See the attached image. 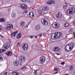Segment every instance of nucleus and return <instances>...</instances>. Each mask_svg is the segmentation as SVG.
<instances>
[{"label":"nucleus","mask_w":75,"mask_h":75,"mask_svg":"<svg viewBox=\"0 0 75 75\" xmlns=\"http://www.w3.org/2000/svg\"><path fill=\"white\" fill-rule=\"evenodd\" d=\"M62 35V33L61 32H58L55 34H52L51 37V38L53 40H55L57 38H59Z\"/></svg>","instance_id":"nucleus-1"},{"label":"nucleus","mask_w":75,"mask_h":75,"mask_svg":"<svg viewBox=\"0 0 75 75\" xmlns=\"http://www.w3.org/2000/svg\"><path fill=\"white\" fill-rule=\"evenodd\" d=\"M75 44L74 43H71L69 45H67L66 46L65 49L67 52H69L70 51L72 50V49L74 47Z\"/></svg>","instance_id":"nucleus-2"},{"label":"nucleus","mask_w":75,"mask_h":75,"mask_svg":"<svg viewBox=\"0 0 75 75\" xmlns=\"http://www.w3.org/2000/svg\"><path fill=\"white\" fill-rule=\"evenodd\" d=\"M13 25L11 23H8L6 25L5 29L7 31H9L10 30L13 29Z\"/></svg>","instance_id":"nucleus-3"},{"label":"nucleus","mask_w":75,"mask_h":75,"mask_svg":"<svg viewBox=\"0 0 75 75\" xmlns=\"http://www.w3.org/2000/svg\"><path fill=\"white\" fill-rule=\"evenodd\" d=\"M75 12V8L74 7L70 8L69 9L67 10V13L68 14H72L74 13Z\"/></svg>","instance_id":"nucleus-4"},{"label":"nucleus","mask_w":75,"mask_h":75,"mask_svg":"<svg viewBox=\"0 0 75 75\" xmlns=\"http://www.w3.org/2000/svg\"><path fill=\"white\" fill-rule=\"evenodd\" d=\"M41 22L44 25H47L48 22L44 18H42L41 19Z\"/></svg>","instance_id":"nucleus-5"},{"label":"nucleus","mask_w":75,"mask_h":75,"mask_svg":"<svg viewBox=\"0 0 75 75\" xmlns=\"http://www.w3.org/2000/svg\"><path fill=\"white\" fill-rule=\"evenodd\" d=\"M23 46V50H27L28 48V45L27 43H24Z\"/></svg>","instance_id":"nucleus-6"},{"label":"nucleus","mask_w":75,"mask_h":75,"mask_svg":"<svg viewBox=\"0 0 75 75\" xmlns=\"http://www.w3.org/2000/svg\"><path fill=\"white\" fill-rule=\"evenodd\" d=\"M45 61V58L44 56H42L40 58V62L41 64H44Z\"/></svg>","instance_id":"nucleus-7"},{"label":"nucleus","mask_w":75,"mask_h":75,"mask_svg":"<svg viewBox=\"0 0 75 75\" xmlns=\"http://www.w3.org/2000/svg\"><path fill=\"white\" fill-rule=\"evenodd\" d=\"M59 25V23H54L52 24L53 27L54 28H58Z\"/></svg>","instance_id":"nucleus-8"},{"label":"nucleus","mask_w":75,"mask_h":75,"mask_svg":"<svg viewBox=\"0 0 75 75\" xmlns=\"http://www.w3.org/2000/svg\"><path fill=\"white\" fill-rule=\"evenodd\" d=\"M21 8L23 10H26L27 8V6L26 4H22L20 5Z\"/></svg>","instance_id":"nucleus-9"},{"label":"nucleus","mask_w":75,"mask_h":75,"mask_svg":"<svg viewBox=\"0 0 75 75\" xmlns=\"http://www.w3.org/2000/svg\"><path fill=\"white\" fill-rule=\"evenodd\" d=\"M19 61L20 62H23L25 61V57H24L20 56L19 57Z\"/></svg>","instance_id":"nucleus-10"},{"label":"nucleus","mask_w":75,"mask_h":75,"mask_svg":"<svg viewBox=\"0 0 75 75\" xmlns=\"http://www.w3.org/2000/svg\"><path fill=\"white\" fill-rule=\"evenodd\" d=\"M48 4H55V1L54 0H50L47 2Z\"/></svg>","instance_id":"nucleus-11"},{"label":"nucleus","mask_w":75,"mask_h":75,"mask_svg":"<svg viewBox=\"0 0 75 75\" xmlns=\"http://www.w3.org/2000/svg\"><path fill=\"white\" fill-rule=\"evenodd\" d=\"M18 31H16L14 32H13L11 35V37H15L16 35L17 34V33H18Z\"/></svg>","instance_id":"nucleus-12"},{"label":"nucleus","mask_w":75,"mask_h":75,"mask_svg":"<svg viewBox=\"0 0 75 75\" xmlns=\"http://www.w3.org/2000/svg\"><path fill=\"white\" fill-rule=\"evenodd\" d=\"M4 47L5 49H7L10 47V44L8 42L6 43L4 45Z\"/></svg>","instance_id":"nucleus-13"},{"label":"nucleus","mask_w":75,"mask_h":75,"mask_svg":"<svg viewBox=\"0 0 75 75\" xmlns=\"http://www.w3.org/2000/svg\"><path fill=\"white\" fill-rule=\"evenodd\" d=\"M56 17L57 18H61L62 17V14L58 13L56 14Z\"/></svg>","instance_id":"nucleus-14"},{"label":"nucleus","mask_w":75,"mask_h":75,"mask_svg":"<svg viewBox=\"0 0 75 75\" xmlns=\"http://www.w3.org/2000/svg\"><path fill=\"white\" fill-rule=\"evenodd\" d=\"M25 25V22L23 21H21L20 23V27H24Z\"/></svg>","instance_id":"nucleus-15"},{"label":"nucleus","mask_w":75,"mask_h":75,"mask_svg":"<svg viewBox=\"0 0 75 75\" xmlns=\"http://www.w3.org/2000/svg\"><path fill=\"white\" fill-rule=\"evenodd\" d=\"M59 50V48L58 47H55L53 48V51H54L57 52V51H58Z\"/></svg>","instance_id":"nucleus-16"},{"label":"nucleus","mask_w":75,"mask_h":75,"mask_svg":"<svg viewBox=\"0 0 75 75\" xmlns=\"http://www.w3.org/2000/svg\"><path fill=\"white\" fill-rule=\"evenodd\" d=\"M19 64V62L17 61H15L14 62V65L15 66H18Z\"/></svg>","instance_id":"nucleus-17"},{"label":"nucleus","mask_w":75,"mask_h":75,"mask_svg":"<svg viewBox=\"0 0 75 75\" xmlns=\"http://www.w3.org/2000/svg\"><path fill=\"white\" fill-rule=\"evenodd\" d=\"M40 27H41L40 25H38L36 26L35 29L36 30L38 31V30H39L40 29Z\"/></svg>","instance_id":"nucleus-18"},{"label":"nucleus","mask_w":75,"mask_h":75,"mask_svg":"<svg viewBox=\"0 0 75 75\" xmlns=\"http://www.w3.org/2000/svg\"><path fill=\"white\" fill-rule=\"evenodd\" d=\"M49 10V8L48 6H45V8H43V11H48Z\"/></svg>","instance_id":"nucleus-19"},{"label":"nucleus","mask_w":75,"mask_h":75,"mask_svg":"<svg viewBox=\"0 0 75 75\" xmlns=\"http://www.w3.org/2000/svg\"><path fill=\"white\" fill-rule=\"evenodd\" d=\"M29 16L30 17L33 18V17H34V14H33V13L32 12H30L29 13Z\"/></svg>","instance_id":"nucleus-20"},{"label":"nucleus","mask_w":75,"mask_h":75,"mask_svg":"<svg viewBox=\"0 0 75 75\" xmlns=\"http://www.w3.org/2000/svg\"><path fill=\"white\" fill-rule=\"evenodd\" d=\"M7 54L8 56L11 55L13 54V52H12L10 51L7 52Z\"/></svg>","instance_id":"nucleus-21"},{"label":"nucleus","mask_w":75,"mask_h":75,"mask_svg":"<svg viewBox=\"0 0 75 75\" xmlns=\"http://www.w3.org/2000/svg\"><path fill=\"white\" fill-rule=\"evenodd\" d=\"M69 23H65L64 24L65 27H69Z\"/></svg>","instance_id":"nucleus-22"},{"label":"nucleus","mask_w":75,"mask_h":75,"mask_svg":"<svg viewBox=\"0 0 75 75\" xmlns=\"http://www.w3.org/2000/svg\"><path fill=\"white\" fill-rule=\"evenodd\" d=\"M12 75H20L18 72H13Z\"/></svg>","instance_id":"nucleus-23"},{"label":"nucleus","mask_w":75,"mask_h":75,"mask_svg":"<svg viewBox=\"0 0 75 75\" xmlns=\"http://www.w3.org/2000/svg\"><path fill=\"white\" fill-rule=\"evenodd\" d=\"M5 21V20L3 18H1L0 19V22H2L3 23Z\"/></svg>","instance_id":"nucleus-24"},{"label":"nucleus","mask_w":75,"mask_h":75,"mask_svg":"<svg viewBox=\"0 0 75 75\" xmlns=\"http://www.w3.org/2000/svg\"><path fill=\"white\" fill-rule=\"evenodd\" d=\"M21 37V33H19L17 35V38H20Z\"/></svg>","instance_id":"nucleus-25"},{"label":"nucleus","mask_w":75,"mask_h":75,"mask_svg":"<svg viewBox=\"0 0 75 75\" xmlns=\"http://www.w3.org/2000/svg\"><path fill=\"white\" fill-rule=\"evenodd\" d=\"M38 12L39 14H41L42 13V11L41 10H39Z\"/></svg>","instance_id":"nucleus-26"},{"label":"nucleus","mask_w":75,"mask_h":75,"mask_svg":"<svg viewBox=\"0 0 75 75\" xmlns=\"http://www.w3.org/2000/svg\"><path fill=\"white\" fill-rule=\"evenodd\" d=\"M73 31H74V30L72 28H70L69 30V33H72V32H73Z\"/></svg>","instance_id":"nucleus-27"},{"label":"nucleus","mask_w":75,"mask_h":75,"mask_svg":"<svg viewBox=\"0 0 75 75\" xmlns=\"http://www.w3.org/2000/svg\"><path fill=\"white\" fill-rule=\"evenodd\" d=\"M12 17H13L14 18H15V17H16V15L15 13H13L12 15Z\"/></svg>","instance_id":"nucleus-28"},{"label":"nucleus","mask_w":75,"mask_h":75,"mask_svg":"<svg viewBox=\"0 0 75 75\" xmlns=\"http://www.w3.org/2000/svg\"><path fill=\"white\" fill-rule=\"evenodd\" d=\"M54 71H57V72L58 71V69L57 67H54Z\"/></svg>","instance_id":"nucleus-29"},{"label":"nucleus","mask_w":75,"mask_h":75,"mask_svg":"<svg viewBox=\"0 0 75 75\" xmlns=\"http://www.w3.org/2000/svg\"><path fill=\"white\" fill-rule=\"evenodd\" d=\"M74 69V67H73V66H71L70 67V71H72Z\"/></svg>","instance_id":"nucleus-30"},{"label":"nucleus","mask_w":75,"mask_h":75,"mask_svg":"<svg viewBox=\"0 0 75 75\" xmlns=\"http://www.w3.org/2000/svg\"><path fill=\"white\" fill-rule=\"evenodd\" d=\"M4 51V49H0V53H2Z\"/></svg>","instance_id":"nucleus-31"},{"label":"nucleus","mask_w":75,"mask_h":75,"mask_svg":"<svg viewBox=\"0 0 75 75\" xmlns=\"http://www.w3.org/2000/svg\"><path fill=\"white\" fill-rule=\"evenodd\" d=\"M67 6H68V5H66L64 6H63V8L64 9L65 8H67Z\"/></svg>","instance_id":"nucleus-32"},{"label":"nucleus","mask_w":75,"mask_h":75,"mask_svg":"<svg viewBox=\"0 0 75 75\" xmlns=\"http://www.w3.org/2000/svg\"><path fill=\"white\" fill-rule=\"evenodd\" d=\"M27 69V68L26 67V66H24L23 67V68H22V70H25Z\"/></svg>","instance_id":"nucleus-33"},{"label":"nucleus","mask_w":75,"mask_h":75,"mask_svg":"<svg viewBox=\"0 0 75 75\" xmlns=\"http://www.w3.org/2000/svg\"><path fill=\"white\" fill-rule=\"evenodd\" d=\"M0 61H3V59L2 57H0Z\"/></svg>","instance_id":"nucleus-34"},{"label":"nucleus","mask_w":75,"mask_h":75,"mask_svg":"<svg viewBox=\"0 0 75 75\" xmlns=\"http://www.w3.org/2000/svg\"><path fill=\"white\" fill-rule=\"evenodd\" d=\"M37 72L36 71H35V72L33 73V75H37Z\"/></svg>","instance_id":"nucleus-35"},{"label":"nucleus","mask_w":75,"mask_h":75,"mask_svg":"<svg viewBox=\"0 0 75 75\" xmlns=\"http://www.w3.org/2000/svg\"><path fill=\"white\" fill-rule=\"evenodd\" d=\"M17 47H20V42H19L17 43Z\"/></svg>","instance_id":"nucleus-36"},{"label":"nucleus","mask_w":75,"mask_h":75,"mask_svg":"<svg viewBox=\"0 0 75 75\" xmlns=\"http://www.w3.org/2000/svg\"><path fill=\"white\" fill-rule=\"evenodd\" d=\"M61 65H64L65 64V62H62L60 63Z\"/></svg>","instance_id":"nucleus-37"},{"label":"nucleus","mask_w":75,"mask_h":75,"mask_svg":"<svg viewBox=\"0 0 75 75\" xmlns=\"http://www.w3.org/2000/svg\"><path fill=\"white\" fill-rule=\"evenodd\" d=\"M4 75H7V72H5L4 74Z\"/></svg>","instance_id":"nucleus-38"},{"label":"nucleus","mask_w":75,"mask_h":75,"mask_svg":"<svg viewBox=\"0 0 75 75\" xmlns=\"http://www.w3.org/2000/svg\"><path fill=\"white\" fill-rule=\"evenodd\" d=\"M22 1H23V2H25L27 0H21Z\"/></svg>","instance_id":"nucleus-39"},{"label":"nucleus","mask_w":75,"mask_h":75,"mask_svg":"<svg viewBox=\"0 0 75 75\" xmlns=\"http://www.w3.org/2000/svg\"><path fill=\"white\" fill-rule=\"evenodd\" d=\"M30 38H32V39L33 38V35L30 36Z\"/></svg>","instance_id":"nucleus-40"},{"label":"nucleus","mask_w":75,"mask_h":75,"mask_svg":"<svg viewBox=\"0 0 75 75\" xmlns=\"http://www.w3.org/2000/svg\"><path fill=\"white\" fill-rule=\"evenodd\" d=\"M39 37H41L42 36V34H40L39 35Z\"/></svg>","instance_id":"nucleus-41"},{"label":"nucleus","mask_w":75,"mask_h":75,"mask_svg":"<svg viewBox=\"0 0 75 75\" xmlns=\"http://www.w3.org/2000/svg\"><path fill=\"white\" fill-rule=\"evenodd\" d=\"M73 24L74 25H75V21H74L73 22Z\"/></svg>","instance_id":"nucleus-42"},{"label":"nucleus","mask_w":75,"mask_h":75,"mask_svg":"<svg viewBox=\"0 0 75 75\" xmlns=\"http://www.w3.org/2000/svg\"><path fill=\"white\" fill-rule=\"evenodd\" d=\"M1 37L2 38H4V36H3V35H1Z\"/></svg>","instance_id":"nucleus-43"},{"label":"nucleus","mask_w":75,"mask_h":75,"mask_svg":"<svg viewBox=\"0 0 75 75\" xmlns=\"http://www.w3.org/2000/svg\"><path fill=\"white\" fill-rule=\"evenodd\" d=\"M31 22V21H30L29 23H28V25H29V24H30V23Z\"/></svg>","instance_id":"nucleus-44"},{"label":"nucleus","mask_w":75,"mask_h":75,"mask_svg":"<svg viewBox=\"0 0 75 75\" xmlns=\"http://www.w3.org/2000/svg\"><path fill=\"white\" fill-rule=\"evenodd\" d=\"M57 55H60V54H59L58 53H57Z\"/></svg>","instance_id":"nucleus-45"},{"label":"nucleus","mask_w":75,"mask_h":75,"mask_svg":"<svg viewBox=\"0 0 75 75\" xmlns=\"http://www.w3.org/2000/svg\"><path fill=\"white\" fill-rule=\"evenodd\" d=\"M27 11L26 10L25 11V13H27Z\"/></svg>","instance_id":"nucleus-46"},{"label":"nucleus","mask_w":75,"mask_h":75,"mask_svg":"<svg viewBox=\"0 0 75 75\" xmlns=\"http://www.w3.org/2000/svg\"><path fill=\"white\" fill-rule=\"evenodd\" d=\"M2 30V28L0 27V30Z\"/></svg>","instance_id":"nucleus-47"},{"label":"nucleus","mask_w":75,"mask_h":75,"mask_svg":"<svg viewBox=\"0 0 75 75\" xmlns=\"http://www.w3.org/2000/svg\"><path fill=\"white\" fill-rule=\"evenodd\" d=\"M58 74V72H56L54 74Z\"/></svg>","instance_id":"nucleus-48"},{"label":"nucleus","mask_w":75,"mask_h":75,"mask_svg":"<svg viewBox=\"0 0 75 75\" xmlns=\"http://www.w3.org/2000/svg\"><path fill=\"white\" fill-rule=\"evenodd\" d=\"M35 38H37V36H35Z\"/></svg>","instance_id":"nucleus-49"},{"label":"nucleus","mask_w":75,"mask_h":75,"mask_svg":"<svg viewBox=\"0 0 75 75\" xmlns=\"http://www.w3.org/2000/svg\"><path fill=\"white\" fill-rule=\"evenodd\" d=\"M74 74H75V72H74Z\"/></svg>","instance_id":"nucleus-50"},{"label":"nucleus","mask_w":75,"mask_h":75,"mask_svg":"<svg viewBox=\"0 0 75 75\" xmlns=\"http://www.w3.org/2000/svg\"><path fill=\"white\" fill-rule=\"evenodd\" d=\"M38 71V70H36V71Z\"/></svg>","instance_id":"nucleus-51"},{"label":"nucleus","mask_w":75,"mask_h":75,"mask_svg":"<svg viewBox=\"0 0 75 75\" xmlns=\"http://www.w3.org/2000/svg\"><path fill=\"white\" fill-rule=\"evenodd\" d=\"M70 17H71V16H70Z\"/></svg>","instance_id":"nucleus-52"},{"label":"nucleus","mask_w":75,"mask_h":75,"mask_svg":"<svg viewBox=\"0 0 75 75\" xmlns=\"http://www.w3.org/2000/svg\"><path fill=\"white\" fill-rule=\"evenodd\" d=\"M34 9V8H33V9Z\"/></svg>","instance_id":"nucleus-53"}]
</instances>
